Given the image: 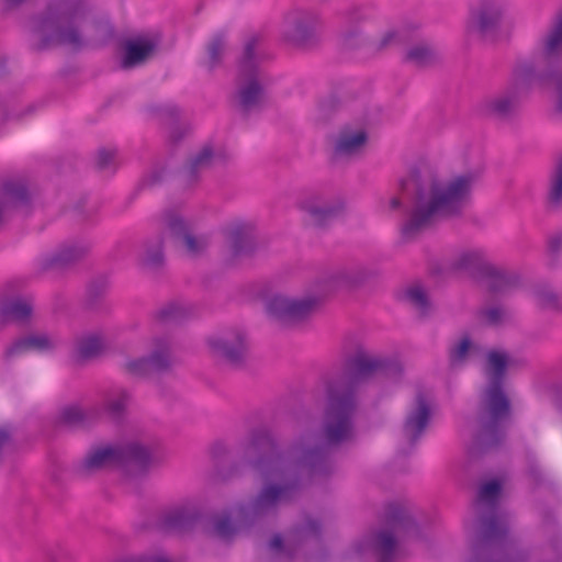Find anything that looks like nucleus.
I'll return each mask as SVG.
<instances>
[{
	"label": "nucleus",
	"mask_w": 562,
	"mask_h": 562,
	"mask_svg": "<svg viewBox=\"0 0 562 562\" xmlns=\"http://www.w3.org/2000/svg\"><path fill=\"white\" fill-rule=\"evenodd\" d=\"M401 363L395 359L370 357L363 349L349 356L341 376L327 386V405L322 436L315 430L300 435L283 451L267 429H256L243 446V460L265 483L247 504L238 505L239 526H254L274 515L279 507L295 498L303 479H325L335 471L334 450L352 439L357 392L373 376H397Z\"/></svg>",
	"instance_id": "f257e3e1"
},
{
	"label": "nucleus",
	"mask_w": 562,
	"mask_h": 562,
	"mask_svg": "<svg viewBox=\"0 0 562 562\" xmlns=\"http://www.w3.org/2000/svg\"><path fill=\"white\" fill-rule=\"evenodd\" d=\"M477 178L475 172H465L442 183L430 165H414L408 176L400 180V189L409 202L407 218L401 228L403 238L414 239L432 227L438 218L460 217Z\"/></svg>",
	"instance_id": "f03ea898"
},
{
	"label": "nucleus",
	"mask_w": 562,
	"mask_h": 562,
	"mask_svg": "<svg viewBox=\"0 0 562 562\" xmlns=\"http://www.w3.org/2000/svg\"><path fill=\"white\" fill-rule=\"evenodd\" d=\"M87 0H50L37 18V32L42 38L31 45L34 52L52 46H69L75 50L86 45L82 25L88 22V38L95 45H105L114 36V27L108 19H89Z\"/></svg>",
	"instance_id": "7ed1b4c3"
},
{
	"label": "nucleus",
	"mask_w": 562,
	"mask_h": 562,
	"mask_svg": "<svg viewBox=\"0 0 562 562\" xmlns=\"http://www.w3.org/2000/svg\"><path fill=\"white\" fill-rule=\"evenodd\" d=\"M509 357L506 352L486 353L483 390L476 414V428L469 452L472 457L498 449L506 439V424L512 416V403L505 391Z\"/></svg>",
	"instance_id": "20e7f679"
},
{
	"label": "nucleus",
	"mask_w": 562,
	"mask_h": 562,
	"mask_svg": "<svg viewBox=\"0 0 562 562\" xmlns=\"http://www.w3.org/2000/svg\"><path fill=\"white\" fill-rule=\"evenodd\" d=\"M502 484L497 480L484 483L477 501L485 505L479 517L476 542L473 546V558L470 562H526L528 554L515 549L509 538V522L505 514L498 512L497 498Z\"/></svg>",
	"instance_id": "39448f33"
},
{
	"label": "nucleus",
	"mask_w": 562,
	"mask_h": 562,
	"mask_svg": "<svg viewBox=\"0 0 562 562\" xmlns=\"http://www.w3.org/2000/svg\"><path fill=\"white\" fill-rule=\"evenodd\" d=\"M562 10L558 13L552 31L544 41L542 52L531 58H518L512 70L509 86L521 91L533 85H554L558 92L557 110L562 113Z\"/></svg>",
	"instance_id": "423d86ee"
},
{
	"label": "nucleus",
	"mask_w": 562,
	"mask_h": 562,
	"mask_svg": "<svg viewBox=\"0 0 562 562\" xmlns=\"http://www.w3.org/2000/svg\"><path fill=\"white\" fill-rule=\"evenodd\" d=\"M259 41V35H251L247 38L238 65L240 82L237 89V98L239 108L246 115L260 108L265 100V89L258 80V63L255 54Z\"/></svg>",
	"instance_id": "0eeeda50"
},
{
	"label": "nucleus",
	"mask_w": 562,
	"mask_h": 562,
	"mask_svg": "<svg viewBox=\"0 0 562 562\" xmlns=\"http://www.w3.org/2000/svg\"><path fill=\"white\" fill-rule=\"evenodd\" d=\"M322 21L314 10L294 9L284 18V38L297 47L308 48L319 41Z\"/></svg>",
	"instance_id": "6e6552de"
},
{
	"label": "nucleus",
	"mask_w": 562,
	"mask_h": 562,
	"mask_svg": "<svg viewBox=\"0 0 562 562\" xmlns=\"http://www.w3.org/2000/svg\"><path fill=\"white\" fill-rule=\"evenodd\" d=\"M504 14V0H480L470 9L468 29L484 40H493L501 30Z\"/></svg>",
	"instance_id": "1a4fd4ad"
},
{
	"label": "nucleus",
	"mask_w": 562,
	"mask_h": 562,
	"mask_svg": "<svg viewBox=\"0 0 562 562\" xmlns=\"http://www.w3.org/2000/svg\"><path fill=\"white\" fill-rule=\"evenodd\" d=\"M213 353L228 366L240 369L245 366L248 346L245 333L234 329L209 339Z\"/></svg>",
	"instance_id": "9d476101"
},
{
	"label": "nucleus",
	"mask_w": 562,
	"mask_h": 562,
	"mask_svg": "<svg viewBox=\"0 0 562 562\" xmlns=\"http://www.w3.org/2000/svg\"><path fill=\"white\" fill-rule=\"evenodd\" d=\"M317 301L315 299L292 300L281 295L272 296L267 303L269 315L283 326H292L306 319Z\"/></svg>",
	"instance_id": "9b49d317"
},
{
	"label": "nucleus",
	"mask_w": 562,
	"mask_h": 562,
	"mask_svg": "<svg viewBox=\"0 0 562 562\" xmlns=\"http://www.w3.org/2000/svg\"><path fill=\"white\" fill-rule=\"evenodd\" d=\"M432 417L429 400L423 391H418L414 397L402 427L403 436L408 445L414 448L426 432Z\"/></svg>",
	"instance_id": "f8f14e48"
},
{
	"label": "nucleus",
	"mask_w": 562,
	"mask_h": 562,
	"mask_svg": "<svg viewBox=\"0 0 562 562\" xmlns=\"http://www.w3.org/2000/svg\"><path fill=\"white\" fill-rule=\"evenodd\" d=\"M157 348L148 357L128 360L124 363V370L135 376H147L151 372H164L171 367V353L169 346L162 340L156 341Z\"/></svg>",
	"instance_id": "ddd939ff"
},
{
	"label": "nucleus",
	"mask_w": 562,
	"mask_h": 562,
	"mask_svg": "<svg viewBox=\"0 0 562 562\" xmlns=\"http://www.w3.org/2000/svg\"><path fill=\"white\" fill-rule=\"evenodd\" d=\"M165 225L177 244L183 246L188 256L196 258L207 248V240L204 237L194 236L187 222L173 212L165 215Z\"/></svg>",
	"instance_id": "4468645a"
},
{
	"label": "nucleus",
	"mask_w": 562,
	"mask_h": 562,
	"mask_svg": "<svg viewBox=\"0 0 562 562\" xmlns=\"http://www.w3.org/2000/svg\"><path fill=\"white\" fill-rule=\"evenodd\" d=\"M519 104L520 92L508 85L504 91L483 101L482 112L484 115L498 121H509L517 114Z\"/></svg>",
	"instance_id": "2eb2a0df"
},
{
	"label": "nucleus",
	"mask_w": 562,
	"mask_h": 562,
	"mask_svg": "<svg viewBox=\"0 0 562 562\" xmlns=\"http://www.w3.org/2000/svg\"><path fill=\"white\" fill-rule=\"evenodd\" d=\"M201 512L192 506H179L162 513L156 528L166 533H182L192 530L201 519Z\"/></svg>",
	"instance_id": "dca6fc26"
},
{
	"label": "nucleus",
	"mask_w": 562,
	"mask_h": 562,
	"mask_svg": "<svg viewBox=\"0 0 562 562\" xmlns=\"http://www.w3.org/2000/svg\"><path fill=\"white\" fill-rule=\"evenodd\" d=\"M90 245L85 241L63 244L54 254L41 261L43 271H61L83 259L90 251Z\"/></svg>",
	"instance_id": "f3484780"
},
{
	"label": "nucleus",
	"mask_w": 562,
	"mask_h": 562,
	"mask_svg": "<svg viewBox=\"0 0 562 562\" xmlns=\"http://www.w3.org/2000/svg\"><path fill=\"white\" fill-rule=\"evenodd\" d=\"M90 245L85 241L63 244L54 254L41 261L43 271H61L83 259L90 251Z\"/></svg>",
	"instance_id": "a211bd4d"
},
{
	"label": "nucleus",
	"mask_w": 562,
	"mask_h": 562,
	"mask_svg": "<svg viewBox=\"0 0 562 562\" xmlns=\"http://www.w3.org/2000/svg\"><path fill=\"white\" fill-rule=\"evenodd\" d=\"M491 262L487 261L485 254L479 249L463 250L459 252L450 262V270L462 272L469 277L481 281L484 278Z\"/></svg>",
	"instance_id": "6ab92c4d"
},
{
	"label": "nucleus",
	"mask_w": 562,
	"mask_h": 562,
	"mask_svg": "<svg viewBox=\"0 0 562 562\" xmlns=\"http://www.w3.org/2000/svg\"><path fill=\"white\" fill-rule=\"evenodd\" d=\"M58 346V339L47 334H30L13 341L4 352L7 359L29 351L47 352Z\"/></svg>",
	"instance_id": "aec40b11"
},
{
	"label": "nucleus",
	"mask_w": 562,
	"mask_h": 562,
	"mask_svg": "<svg viewBox=\"0 0 562 562\" xmlns=\"http://www.w3.org/2000/svg\"><path fill=\"white\" fill-rule=\"evenodd\" d=\"M157 46L156 41L143 36L127 40L124 44L121 68L127 70L143 64L154 54Z\"/></svg>",
	"instance_id": "412c9836"
},
{
	"label": "nucleus",
	"mask_w": 562,
	"mask_h": 562,
	"mask_svg": "<svg viewBox=\"0 0 562 562\" xmlns=\"http://www.w3.org/2000/svg\"><path fill=\"white\" fill-rule=\"evenodd\" d=\"M147 110L161 125L169 128L168 138L170 143L178 144L182 140L187 130L178 124L180 119V110L178 106L173 104H155L148 106Z\"/></svg>",
	"instance_id": "4be33fe9"
},
{
	"label": "nucleus",
	"mask_w": 562,
	"mask_h": 562,
	"mask_svg": "<svg viewBox=\"0 0 562 562\" xmlns=\"http://www.w3.org/2000/svg\"><path fill=\"white\" fill-rule=\"evenodd\" d=\"M481 281L486 282L487 290L493 294L508 293L520 284V278L516 272L496 267L493 263H491Z\"/></svg>",
	"instance_id": "5701e85b"
},
{
	"label": "nucleus",
	"mask_w": 562,
	"mask_h": 562,
	"mask_svg": "<svg viewBox=\"0 0 562 562\" xmlns=\"http://www.w3.org/2000/svg\"><path fill=\"white\" fill-rule=\"evenodd\" d=\"M231 254L234 258L251 256L256 250V236L250 225H236L228 232Z\"/></svg>",
	"instance_id": "b1692460"
},
{
	"label": "nucleus",
	"mask_w": 562,
	"mask_h": 562,
	"mask_svg": "<svg viewBox=\"0 0 562 562\" xmlns=\"http://www.w3.org/2000/svg\"><path fill=\"white\" fill-rule=\"evenodd\" d=\"M119 453L116 447L108 446L98 448L87 454L80 465V471L83 474H90L99 470L120 465Z\"/></svg>",
	"instance_id": "393cba45"
},
{
	"label": "nucleus",
	"mask_w": 562,
	"mask_h": 562,
	"mask_svg": "<svg viewBox=\"0 0 562 562\" xmlns=\"http://www.w3.org/2000/svg\"><path fill=\"white\" fill-rule=\"evenodd\" d=\"M120 465L133 464L140 471H146L153 462L150 449L138 442H130L123 446H116Z\"/></svg>",
	"instance_id": "a878e982"
},
{
	"label": "nucleus",
	"mask_w": 562,
	"mask_h": 562,
	"mask_svg": "<svg viewBox=\"0 0 562 562\" xmlns=\"http://www.w3.org/2000/svg\"><path fill=\"white\" fill-rule=\"evenodd\" d=\"M544 205L548 212L562 211V156H559L548 176Z\"/></svg>",
	"instance_id": "bb28decb"
},
{
	"label": "nucleus",
	"mask_w": 562,
	"mask_h": 562,
	"mask_svg": "<svg viewBox=\"0 0 562 562\" xmlns=\"http://www.w3.org/2000/svg\"><path fill=\"white\" fill-rule=\"evenodd\" d=\"M384 522L391 529L419 535V527L407 509L400 504L390 503L384 513Z\"/></svg>",
	"instance_id": "cd10ccee"
},
{
	"label": "nucleus",
	"mask_w": 562,
	"mask_h": 562,
	"mask_svg": "<svg viewBox=\"0 0 562 562\" xmlns=\"http://www.w3.org/2000/svg\"><path fill=\"white\" fill-rule=\"evenodd\" d=\"M238 506L234 513H223L212 517V535L223 541H231L238 530L250 526H239L237 521Z\"/></svg>",
	"instance_id": "c85d7f7f"
},
{
	"label": "nucleus",
	"mask_w": 562,
	"mask_h": 562,
	"mask_svg": "<svg viewBox=\"0 0 562 562\" xmlns=\"http://www.w3.org/2000/svg\"><path fill=\"white\" fill-rule=\"evenodd\" d=\"M302 209L310 215L314 225L325 227L337 218L344 211L342 203L317 205L314 202H304Z\"/></svg>",
	"instance_id": "c756f323"
},
{
	"label": "nucleus",
	"mask_w": 562,
	"mask_h": 562,
	"mask_svg": "<svg viewBox=\"0 0 562 562\" xmlns=\"http://www.w3.org/2000/svg\"><path fill=\"white\" fill-rule=\"evenodd\" d=\"M226 52V35L223 32L214 34L205 45V58L201 61V66L209 71L222 66Z\"/></svg>",
	"instance_id": "7c9ffc66"
},
{
	"label": "nucleus",
	"mask_w": 562,
	"mask_h": 562,
	"mask_svg": "<svg viewBox=\"0 0 562 562\" xmlns=\"http://www.w3.org/2000/svg\"><path fill=\"white\" fill-rule=\"evenodd\" d=\"M140 265L151 271H158L165 263L164 240L160 235L155 236L144 245Z\"/></svg>",
	"instance_id": "2f4dec72"
},
{
	"label": "nucleus",
	"mask_w": 562,
	"mask_h": 562,
	"mask_svg": "<svg viewBox=\"0 0 562 562\" xmlns=\"http://www.w3.org/2000/svg\"><path fill=\"white\" fill-rule=\"evenodd\" d=\"M322 525L318 520L308 518L305 524L293 527L286 535L288 546L295 548L310 538L321 539Z\"/></svg>",
	"instance_id": "473e14b6"
},
{
	"label": "nucleus",
	"mask_w": 562,
	"mask_h": 562,
	"mask_svg": "<svg viewBox=\"0 0 562 562\" xmlns=\"http://www.w3.org/2000/svg\"><path fill=\"white\" fill-rule=\"evenodd\" d=\"M213 156V147L211 145H205L194 157L190 159L189 165L183 169L186 180L189 183L195 182L199 178L200 171L211 166Z\"/></svg>",
	"instance_id": "72a5a7b5"
},
{
	"label": "nucleus",
	"mask_w": 562,
	"mask_h": 562,
	"mask_svg": "<svg viewBox=\"0 0 562 562\" xmlns=\"http://www.w3.org/2000/svg\"><path fill=\"white\" fill-rule=\"evenodd\" d=\"M32 305L21 299L4 301L0 306V318L8 321H26L31 317Z\"/></svg>",
	"instance_id": "f704fd0d"
},
{
	"label": "nucleus",
	"mask_w": 562,
	"mask_h": 562,
	"mask_svg": "<svg viewBox=\"0 0 562 562\" xmlns=\"http://www.w3.org/2000/svg\"><path fill=\"white\" fill-rule=\"evenodd\" d=\"M368 135L364 131L349 133L342 131L335 145V151L341 155H351L366 144Z\"/></svg>",
	"instance_id": "c9c22d12"
},
{
	"label": "nucleus",
	"mask_w": 562,
	"mask_h": 562,
	"mask_svg": "<svg viewBox=\"0 0 562 562\" xmlns=\"http://www.w3.org/2000/svg\"><path fill=\"white\" fill-rule=\"evenodd\" d=\"M102 350V341L97 335L81 337L76 342L75 360L83 362L98 357Z\"/></svg>",
	"instance_id": "e433bc0d"
},
{
	"label": "nucleus",
	"mask_w": 562,
	"mask_h": 562,
	"mask_svg": "<svg viewBox=\"0 0 562 562\" xmlns=\"http://www.w3.org/2000/svg\"><path fill=\"white\" fill-rule=\"evenodd\" d=\"M439 60L438 54L428 45H417L407 50L404 61L418 68L429 67Z\"/></svg>",
	"instance_id": "4c0bfd02"
},
{
	"label": "nucleus",
	"mask_w": 562,
	"mask_h": 562,
	"mask_svg": "<svg viewBox=\"0 0 562 562\" xmlns=\"http://www.w3.org/2000/svg\"><path fill=\"white\" fill-rule=\"evenodd\" d=\"M397 541L391 531L379 530L374 533V549L379 553V562H393Z\"/></svg>",
	"instance_id": "58836bf2"
},
{
	"label": "nucleus",
	"mask_w": 562,
	"mask_h": 562,
	"mask_svg": "<svg viewBox=\"0 0 562 562\" xmlns=\"http://www.w3.org/2000/svg\"><path fill=\"white\" fill-rule=\"evenodd\" d=\"M131 402V394L125 389L114 390L105 400V411L114 418L123 416L127 405Z\"/></svg>",
	"instance_id": "ea45409f"
},
{
	"label": "nucleus",
	"mask_w": 562,
	"mask_h": 562,
	"mask_svg": "<svg viewBox=\"0 0 562 562\" xmlns=\"http://www.w3.org/2000/svg\"><path fill=\"white\" fill-rule=\"evenodd\" d=\"M2 191L15 205H29L31 202L27 186L23 181H7L3 183Z\"/></svg>",
	"instance_id": "a19ab883"
},
{
	"label": "nucleus",
	"mask_w": 562,
	"mask_h": 562,
	"mask_svg": "<svg viewBox=\"0 0 562 562\" xmlns=\"http://www.w3.org/2000/svg\"><path fill=\"white\" fill-rule=\"evenodd\" d=\"M535 299L537 306L543 311L562 312V302L559 295L550 288L537 289Z\"/></svg>",
	"instance_id": "79ce46f5"
},
{
	"label": "nucleus",
	"mask_w": 562,
	"mask_h": 562,
	"mask_svg": "<svg viewBox=\"0 0 562 562\" xmlns=\"http://www.w3.org/2000/svg\"><path fill=\"white\" fill-rule=\"evenodd\" d=\"M88 415L78 406L64 407L58 415V424L67 427L85 426Z\"/></svg>",
	"instance_id": "37998d69"
},
{
	"label": "nucleus",
	"mask_w": 562,
	"mask_h": 562,
	"mask_svg": "<svg viewBox=\"0 0 562 562\" xmlns=\"http://www.w3.org/2000/svg\"><path fill=\"white\" fill-rule=\"evenodd\" d=\"M108 283L103 278L91 281L87 288V305L95 308L100 300L106 292Z\"/></svg>",
	"instance_id": "c03bdc74"
},
{
	"label": "nucleus",
	"mask_w": 562,
	"mask_h": 562,
	"mask_svg": "<svg viewBox=\"0 0 562 562\" xmlns=\"http://www.w3.org/2000/svg\"><path fill=\"white\" fill-rule=\"evenodd\" d=\"M186 316V308L175 303H170L157 312V318L162 323H177Z\"/></svg>",
	"instance_id": "a18cd8bd"
},
{
	"label": "nucleus",
	"mask_w": 562,
	"mask_h": 562,
	"mask_svg": "<svg viewBox=\"0 0 562 562\" xmlns=\"http://www.w3.org/2000/svg\"><path fill=\"white\" fill-rule=\"evenodd\" d=\"M472 347L471 339L464 336L456 346L451 347L449 351V360L451 364L463 363L468 357L469 350Z\"/></svg>",
	"instance_id": "49530a36"
},
{
	"label": "nucleus",
	"mask_w": 562,
	"mask_h": 562,
	"mask_svg": "<svg viewBox=\"0 0 562 562\" xmlns=\"http://www.w3.org/2000/svg\"><path fill=\"white\" fill-rule=\"evenodd\" d=\"M116 148H100L97 151L95 166L99 170H108L116 168L115 164Z\"/></svg>",
	"instance_id": "de8ad7c7"
},
{
	"label": "nucleus",
	"mask_w": 562,
	"mask_h": 562,
	"mask_svg": "<svg viewBox=\"0 0 562 562\" xmlns=\"http://www.w3.org/2000/svg\"><path fill=\"white\" fill-rule=\"evenodd\" d=\"M479 316L490 326H498L507 316V312L502 306H491L479 312Z\"/></svg>",
	"instance_id": "09e8293b"
},
{
	"label": "nucleus",
	"mask_w": 562,
	"mask_h": 562,
	"mask_svg": "<svg viewBox=\"0 0 562 562\" xmlns=\"http://www.w3.org/2000/svg\"><path fill=\"white\" fill-rule=\"evenodd\" d=\"M407 42L406 36L400 31L386 32L376 45L378 50H383L391 45H401Z\"/></svg>",
	"instance_id": "8fccbe9b"
},
{
	"label": "nucleus",
	"mask_w": 562,
	"mask_h": 562,
	"mask_svg": "<svg viewBox=\"0 0 562 562\" xmlns=\"http://www.w3.org/2000/svg\"><path fill=\"white\" fill-rule=\"evenodd\" d=\"M408 300L418 308L426 311L429 307L427 294L420 288H412L407 291Z\"/></svg>",
	"instance_id": "3c124183"
},
{
	"label": "nucleus",
	"mask_w": 562,
	"mask_h": 562,
	"mask_svg": "<svg viewBox=\"0 0 562 562\" xmlns=\"http://www.w3.org/2000/svg\"><path fill=\"white\" fill-rule=\"evenodd\" d=\"M164 173V169L153 170L148 176L143 178L139 183V189L151 188L156 184H159L162 181Z\"/></svg>",
	"instance_id": "603ef678"
},
{
	"label": "nucleus",
	"mask_w": 562,
	"mask_h": 562,
	"mask_svg": "<svg viewBox=\"0 0 562 562\" xmlns=\"http://www.w3.org/2000/svg\"><path fill=\"white\" fill-rule=\"evenodd\" d=\"M227 453V448L223 442H215L211 448V457L217 467L225 461Z\"/></svg>",
	"instance_id": "864d4df0"
},
{
	"label": "nucleus",
	"mask_w": 562,
	"mask_h": 562,
	"mask_svg": "<svg viewBox=\"0 0 562 562\" xmlns=\"http://www.w3.org/2000/svg\"><path fill=\"white\" fill-rule=\"evenodd\" d=\"M119 562H170V561L160 555L143 554V555H137V557L125 558Z\"/></svg>",
	"instance_id": "5fc2aeb1"
},
{
	"label": "nucleus",
	"mask_w": 562,
	"mask_h": 562,
	"mask_svg": "<svg viewBox=\"0 0 562 562\" xmlns=\"http://www.w3.org/2000/svg\"><path fill=\"white\" fill-rule=\"evenodd\" d=\"M548 249L551 255H559V252L562 250V235H554L552 236L548 241Z\"/></svg>",
	"instance_id": "6e6d98bb"
},
{
	"label": "nucleus",
	"mask_w": 562,
	"mask_h": 562,
	"mask_svg": "<svg viewBox=\"0 0 562 562\" xmlns=\"http://www.w3.org/2000/svg\"><path fill=\"white\" fill-rule=\"evenodd\" d=\"M270 547L278 551H281L284 547V540L280 535H274L270 540Z\"/></svg>",
	"instance_id": "4d7b16f0"
},
{
	"label": "nucleus",
	"mask_w": 562,
	"mask_h": 562,
	"mask_svg": "<svg viewBox=\"0 0 562 562\" xmlns=\"http://www.w3.org/2000/svg\"><path fill=\"white\" fill-rule=\"evenodd\" d=\"M25 0H4L7 8L12 9L22 4Z\"/></svg>",
	"instance_id": "13d9d810"
},
{
	"label": "nucleus",
	"mask_w": 562,
	"mask_h": 562,
	"mask_svg": "<svg viewBox=\"0 0 562 562\" xmlns=\"http://www.w3.org/2000/svg\"><path fill=\"white\" fill-rule=\"evenodd\" d=\"M401 205H402V202L398 198L394 196L393 199H391V201H390L391 209L397 210L401 207Z\"/></svg>",
	"instance_id": "bf43d9fd"
},
{
	"label": "nucleus",
	"mask_w": 562,
	"mask_h": 562,
	"mask_svg": "<svg viewBox=\"0 0 562 562\" xmlns=\"http://www.w3.org/2000/svg\"><path fill=\"white\" fill-rule=\"evenodd\" d=\"M7 74V59L0 58V76H4Z\"/></svg>",
	"instance_id": "052dcab7"
},
{
	"label": "nucleus",
	"mask_w": 562,
	"mask_h": 562,
	"mask_svg": "<svg viewBox=\"0 0 562 562\" xmlns=\"http://www.w3.org/2000/svg\"><path fill=\"white\" fill-rule=\"evenodd\" d=\"M355 35H356V33H353V32L346 34V35H345V38H344V41H345V45H347V46L351 47L352 45L349 43V40H350V37H352V36H355Z\"/></svg>",
	"instance_id": "680f3d73"
},
{
	"label": "nucleus",
	"mask_w": 562,
	"mask_h": 562,
	"mask_svg": "<svg viewBox=\"0 0 562 562\" xmlns=\"http://www.w3.org/2000/svg\"><path fill=\"white\" fill-rule=\"evenodd\" d=\"M33 111H34V106L33 105H29L23 114H29V113H32Z\"/></svg>",
	"instance_id": "e2e57ef3"
},
{
	"label": "nucleus",
	"mask_w": 562,
	"mask_h": 562,
	"mask_svg": "<svg viewBox=\"0 0 562 562\" xmlns=\"http://www.w3.org/2000/svg\"><path fill=\"white\" fill-rule=\"evenodd\" d=\"M4 119H5V120H9V119H10V116H9V114H8V113H4Z\"/></svg>",
	"instance_id": "0e129e2a"
}]
</instances>
